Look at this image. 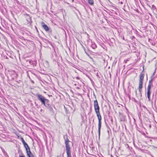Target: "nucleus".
I'll use <instances>...</instances> for the list:
<instances>
[{"mask_svg":"<svg viewBox=\"0 0 157 157\" xmlns=\"http://www.w3.org/2000/svg\"><path fill=\"white\" fill-rule=\"evenodd\" d=\"M94 106L95 112H99V107L97 100L94 101Z\"/></svg>","mask_w":157,"mask_h":157,"instance_id":"1","label":"nucleus"},{"mask_svg":"<svg viewBox=\"0 0 157 157\" xmlns=\"http://www.w3.org/2000/svg\"><path fill=\"white\" fill-rule=\"evenodd\" d=\"M36 96L39 98V99L41 101L44 105H45V101L46 100L45 99V98L41 95L37 94Z\"/></svg>","mask_w":157,"mask_h":157,"instance_id":"2","label":"nucleus"},{"mask_svg":"<svg viewBox=\"0 0 157 157\" xmlns=\"http://www.w3.org/2000/svg\"><path fill=\"white\" fill-rule=\"evenodd\" d=\"M23 144L26 150L27 155H29V154H30L31 152L30 151L29 148V146H28V144L25 142H24Z\"/></svg>","mask_w":157,"mask_h":157,"instance_id":"3","label":"nucleus"},{"mask_svg":"<svg viewBox=\"0 0 157 157\" xmlns=\"http://www.w3.org/2000/svg\"><path fill=\"white\" fill-rule=\"evenodd\" d=\"M66 147L67 154H69L70 153H71V151L70 150V147L68 144V142H66Z\"/></svg>","mask_w":157,"mask_h":157,"instance_id":"4","label":"nucleus"},{"mask_svg":"<svg viewBox=\"0 0 157 157\" xmlns=\"http://www.w3.org/2000/svg\"><path fill=\"white\" fill-rule=\"evenodd\" d=\"M143 82H139V90L140 93L141 91V89L142 87Z\"/></svg>","mask_w":157,"mask_h":157,"instance_id":"5","label":"nucleus"},{"mask_svg":"<svg viewBox=\"0 0 157 157\" xmlns=\"http://www.w3.org/2000/svg\"><path fill=\"white\" fill-rule=\"evenodd\" d=\"M98 133L99 136L100 135V129L101 127V121H98Z\"/></svg>","mask_w":157,"mask_h":157,"instance_id":"6","label":"nucleus"},{"mask_svg":"<svg viewBox=\"0 0 157 157\" xmlns=\"http://www.w3.org/2000/svg\"><path fill=\"white\" fill-rule=\"evenodd\" d=\"M97 115L98 117V121H101V116L99 112H96Z\"/></svg>","mask_w":157,"mask_h":157,"instance_id":"7","label":"nucleus"},{"mask_svg":"<svg viewBox=\"0 0 157 157\" xmlns=\"http://www.w3.org/2000/svg\"><path fill=\"white\" fill-rule=\"evenodd\" d=\"M42 26L46 31H48L49 30V28L46 25H43Z\"/></svg>","mask_w":157,"mask_h":157,"instance_id":"8","label":"nucleus"},{"mask_svg":"<svg viewBox=\"0 0 157 157\" xmlns=\"http://www.w3.org/2000/svg\"><path fill=\"white\" fill-rule=\"evenodd\" d=\"M144 78V75L143 74H140V78L139 82H143Z\"/></svg>","mask_w":157,"mask_h":157,"instance_id":"9","label":"nucleus"},{"mask_svg":"<svg viewBox=\"0 0 157 157\" xmlns=\"http://www.w3.org/2000/svg\"><path fill=\"white\" fill-rule=\"evenodd\" d=\"M150 94H151V92L150 91V90H147V98H148L149 101L150 100Z\"/></svg>","mask_w":157,"mask_h":157,"instance_id":"10","label":"nucleus"},{"mask_svg":"<svg viewBox=\"0 0 157 157\" xmlns=\"http://www.w3.org/2000/svg\"><path fill=\"white\" fill-rule=\"evenodd\" d=\"M88 3L90 5H92L94 4V1L93 0H87Z\"/></svg>","mask_w":157,"mask_h":157,"instance_id":"11","label":"nucleus"},{"mask_svg":"<svg viewBox=\"0 0 157 157\" xmlns=\"http://www.w3.org/2000/svg\"><path fill=\"white\" fill-rule=\"evenodd\" d=\"M151 87V84L149 83L148 86L147 88V90H150V89Z\"/></svg>","mask_w":157,"mask_h":157,"instance_id":"12","label":"nucleus"},{"mask_svg":"<svg viewBox=\"0 0 157 157\" xmlns=\"http://www.w3.org/2000/svg\"><path fill=\"white\" fill-rule=\"evenodd\" d=\"M29 154V155H28V157H34L31 152L30 154Z\"/></svg>","mask_w":157,"mask_h":157,"instance_id":"13","label":"nucleus"},{"mask_svg":"<svg viewBox=\"0 0 157 157\" xmlns=\"http://www.w3.org/2000/svg\"><path fill=\"white\" fill-rule=\"evenodd\" d=\"M67 157H71V153H70L69 154H67Z\"/></svg>","mask_w":157,"mask_h":157,"instance_id":"14","label":"nucleus"},{"mask_svg":"<svg viewBox=\"0 0 157 157\" xmlns=\"http://www.w3.org/2000/svg\"><path fill=\"white\" fill-rule=\"evenodd\" d=\"M21 141H22V142L23 143V142H25V141H24V140L22 138H21Z\"/></svg>","mask_w":157,"mask_h":157,"instance_id":"15","label":"nucleus"},{"mask_svg":"<svg viewBox=\"0 0 157 157\" xmlns=\"http://www.w3.org/2000/svg\"><path fill=\"white\" fill-rule=\"evenodd\" d=\"M19 157H25L24 156H19Z\"/></svg>","mask_w":157,"mask_h":157,"instance_id":"16","label":"nucleus"},{"mask_svg":"<svg viewBox=\"0 0 157 157\" xmlns=\"http://www.w3.org/2000/svg\"><path fill=\"white\" fill-rule=\"evenodd\" d=\"M44 23L43 22H42V24H43Z\"/></svg>","mask_w":157,"mask_h":157,"instance_id":"17","label":"nucleus"}]
</instances>
